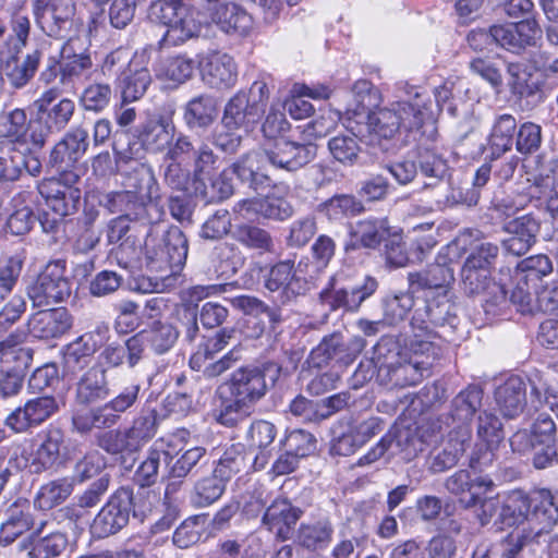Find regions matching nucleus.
I'll return each mask as SVG.
<instances>
[{"label":"nucleus","mask_w":558,"mask_h":558,"mask_svg":"<svg viewBox=\"0 0 558 558\" xmlns=\"http://www.w3.org/2000/svg\"><path fill=\"white\" fill-rule=\"evenodd\" d=\"M282 366L274 361L235 369L230 378L216 390L217 405L214 420L228 428L244 422L253 407L275 387L281 376Z\"/></svg>","instance_id":"f257e3e1"},{"label":"nucleus","mask_w":558,"mask_h":558,"mask_svg":"<svg viewBox=\"0 0 558 558\" xmlns=\"http://www.w3.org/2000/svg\"><path fill=\"white\" fill-rule=\"evenodd\" d=\"M425 108L417 100L398 101L391 108L368 112L361 120H350L348 131L369 146H380L391 140L401 128L412 131L420 129L425 120Z\"/></svg>","instance_id":"f03ea898"},{"label":"nucleus","mask_w":558,"mask_h":558,"mask_svg":"<svg viewBox=\"0 0 558 558\" xmlns=\"http://www.w3.org/2000/svg\"><path fill=\"white\" fill-rule=\"evenodd\" d=\"M379 288V281L372 275L341 270L332 276L319 293L320 303L329 311L343 310L357 313L365 301Z\"/></svg>","instance_id":"7ed1b4c3"},{"label":"nucleus","mask_w":558,"mask_h":558,"mask_svg":"<svg viewBox=\"0 0 558 558\" xmlns=\"http://www.w3.org/2000/svg\"><path fill=\"white\" fill-rule=\"evenodd\" d=\"M147 17L151 23L167 27L157 43L159 50L180 46L201 32L199 23L183 0H154L148 7Z\"/></svg>","instance_id":"20e7f679"},{"label":"nucleus","mask_w":558,"mask_h":558,"mask_svg":"<svg viewBox=\"0 0 558 558\" xmlns=\"http://www.w3.org/2000/svg\"><path fill=\"white\" fill-rule=\"evenodd\" d=\"M264 287L275 306L265 303L260 314H266L272 327L282 322L280 307L295 304L310 290L307 280L298 274L294 262L287 259L271 266L265 276Z\"/></svg>","instance_id":"39448f33"},{"label":"nucleus","mask_w":558,"mask_h":558,"mask_svg":"<svg viewBox=\"0 0 558 558\" xmlns=\"http://www.w3.org/2000/svg\"><path fill=\"white\" fill-rule=\"evenodd\" d=\"M385 427L386 422L379 416H342L330 428V450L338 456H351L380 434Z\"/></svg>","instance_id":"423d86ee"},{"label":"nucleus","mask_w":558,"mask_h":558,"mask_svg":"<svg viewBox=\"0 0 558 558\" xmlns=\"http://www.w3.org/2000/svg\"><path fill=\"white\" fill-rule=\"evenodd\" d=\"M187 252L185 234L179 227L171 226L154 245L146 243V266L150 271L168 272L178 278L185 265Z\"/></svg>","instance_id":"0eeeda50"},{"label":"nucleus","mask_w":558,"mask_h":558,"mask_svg":"<svg viewBox=\"0 0 558 558\" xmlns=\"http://www.w3.org/2000/svg\"><path fill=\"white\" fill-rule=\"evenodd\" d=\"M449 262H454L468 254L462 266L478 270L493 271L499 257V246L485 241L477 229H464L446 245Z\"/></svg>","instance_id":"6e6552de"},{"label":"nucleus","mask_w":558,"mask_h":558,"mask_svg":"<svg viewBox=\"0 0 558 558\" xmlns=\"http://www.w3.org/2000/svg\"><path fill=\"white\" fill-rule=\"evenodd\" d=\"M163 159L191 165L195 172L194 183L197 184L203 183L217 169L219 157L208 144L198 143L191 135L174 131Z\"/></svg>","instance_id":"1a4fd4ad"},{"label":"nucleus","mask_w":558,"mask_h":558,"mask_svg":"<svg viewBox=\"0 0 558 558\" xmlns=\"http://www.w3.org/2000/svg\"><path fill=\"white\" fill-rule=\"evenodd\" d=\"M390 450L392 454H400L402 459L410 461L424 450V440L416 428L396 424L357 460L356 465H371Z\"/></svg>","instance_id":"9d476101"},{"label":"nucleus","mask_w":558,"mask_h":558,"mask_svg":"<svg viewBox=\"0 0 558 558\" xmlns=\"http://www.w3.org/2000/svg\"><path fill=\"white\" fill-rule=\"evenodd\" d=\"M72 284L65 276V260L57 259L46 265L27 288L34 307H45L64 302L71 295Z\"/></svg>","instance_id":"9b49d317"},{"label":"nucleus","mask_w":558,"mask_h":558,"mask_svg":"<svg viewBox=\"0 0 558 558\" xmlns=\"http://www.w3.org/2000/svg\"><path fill=\"white\" fill-rule=\"evenodd\" d=\"M159 195L136 194V192H113L107 194L100 204L111 214H121L131 221L153 225L163 214L158 203Z\"/></svg>","instance_id":"f8f14e48"},{"label":"nucleus","mask_w":558,"mask_h":558,"mask_svg":"<svg viewBox=\"0 0 558 558\" xmlns=\"http://www.w3.org/2000/svg\"><path fill=\"white\" fill-rule=\"evenodd\" d=\"M131 513L137 518L133 490L129 487H120L95 517L92 524L93 533L98 537L117 534L128 525Z\"/></svg>","instance_id":"ddd939ff"},{"label":"nucleus","mask_w":558,"mask_h":558,"mask_svg":"<svg viewBox=\"0 0 558 558\" xmlns=\"http://www.w3.org/2000/svg\"><path fill=\"white\" fill-rule=\"evenodd\" d=\"M493 271L462 266L461 284L468 296H482L486 314L496 315L508 304L505 287L494 280Z\"/></svg>","instance_id":"4468645a"},{"label":"nucleus","mask_w":558,"mask_h":558,"mask_svg":"<svg viewBox=\"0 0 558 558\" xmlns=\"http://www.w3.org/2000/svg\"><path fill=\"white\" fill-rule=\"evenodd\" d=\"M364 348L365 340L362 337L345 339L340 332H333L325 336L312 349L308 362L315 367H323L329 363L349 365Z\"/></svg>","instance_id":"2eb2a0df"},{"label":"nucleus","mask_w":558,"mask_h":558,"mask_svg":"<svg viewBox=\"0 0 558 558\" xmlns=\"http://www.w3.org/2000/svg\"><path fill=\"white\" fill-rule=\"evenodd\" d=\"M33 14L38 27L49 37L63 38L72 28L74 0H34Z\"/></svg>","instance_id":"dca6fc26"},{"label":"nucleus","mask_w":558,"mask_h":558,"mask_svg":"<svg viewBox=\"0 0 558 558\" xmlns=\"http://www.w3.org/2000/svg\"><path fill=\"white\" fill-rule=\"evenodd\" d=\"M118 56L110 53L106 57L101 71L104 74L118 75L117 88L120 90L122 102H133L141 99L151 83V75L147 68L128 63L124 68L118 64Z\"/></svg>","instance_id":"f3484780"},{"label":"nucleus","mask_w":558,"mask_h":558,"mask_svg":"<svg viewBox=\"0 0 558 558\" xmlns=\"http://www.w3.org/2000/svg\"><path fill=\"white\" fill-rule=\"evenodd\" d=\"M439 253L435 263L420 271L408 274V284L411 292H426L425 295L451 292L454 283V269L450 266L447 251Z\"/></svg>","instance_id":"a211bd4d"},{"label":"nucleus","mask_w":558,"mask_h":558,"mask_svg":"<svg viewBox=\"0 0 558 558\" xmlns=\"http://www.w3.org/2000/svg\"><path fill=\"white\" fill-rule=\"evenodd\" d=\"M457 320V306L452 301V293L425 295L423 311L417 308L411 320L413 329L430 333L432 327H454Z\"/></svg>","instance_id":"6ab92c4d"},{"label":"nucleus","mask_w":558,"mask_h":558,"mask_svg":"<svg viewBox=\"0 0 558 558\" xmlns=\"http://www.w3.org/2000/svg\"><path fill=\"white\" fill-rule=\"evenodd\" d=\"M263 154L272 167L293 172L315 158L316 146L281 138L266 144Z\"/></svg>","instance_id":"aec40b11"},{"label":"nucleus","mask_w":558,"mask_h":558,"mask_svg":"<svg viewBox=\"0 0 558 558\" xmlns=\"http://www.w3.org/2000/svg\"><path fill=\"white\" fill-rule=\"evenodd\" d=\"M58 410V402L53 397H37L13 410L5 417L4 425L15 434L28 433L41 425Z\"/></svg>","instance_id":"412c9836"},{"label":"nucleus","mask_w":558,"mask_h":558,"mask_svg":"<svg viewBox=\"0 0 558 558\" xmlns=\"http://www.w3.org/2000/svg\"><path fill=\"white\" fill-rule=\"evenodd\" d=\"M232 210L243 220L248 221L259 219L283 221L294 214V208L288 199L275 195L241 199L234 204Z\"/></svg>","instance_id":"4be33fe9"},{"label":"nucleus","mask_w":558,"mask_h":558,"mask_svg":"<svg viewBox=\"0 0 558 558\" xmlns=\"http://www.w3.org/2000/svg\"><path fill=\"white\" fill-rule=\"evenodd\" d=\"M89 147L88 130L83 125L71 128L52 147L47 165L53 169L74 167Z\"/></svg>","instance_id":"5701e85b"},{"label":"nucleus","mask_w":558,"mask_h":558,"mask_svg":"<svg viewBox=\"0 0 558 558\" xmlns=\"http://www.w3.org/2000/svg\"><path fill=\"white\" fill-rule=\"evenodd\" d=\"M203 82L215 89H229L238 80V66L234 59L226 52L210 51L199 61Z\"/></svg>","instance_id":"b1692460"},{"label":"nucleus","mask_w":558,"mask_h":558,"mask_svg":"<svg viewBox=\"0 0 558 558\" xmlns=\"http://www.w3.org/2000/svg\"><path fill=\"white\" fill-rule=\"evenodd\" d=\"M471 440L468 429H452L448 438L435 447L428 454V471L438 474L457 465Z\"/></svg>","instance_id":"393cba45"},{"label":"nucleus","mask_w":558,"mask_h":558,"mask_svg":"<svg viewBox=\"0 0 558 558\" xmlns=\"http://www.w3.org/2000/svg\"><path fill=\"white\" fill-rule=\"evenodd\" d=\"M539 229L541 222L531 214L507 221L504 230L509 236L501 241L504 250L518 257L526 254L536 243Z\"/></svg>","instance_id":"a878e982"},{"label":"nucleus","mask_w":558,"mask_h":558,"mask_svg":"<svg viewBox=\"0 0 558 558\" xmlns=\"http://www.w3.org/2000/svg\"><path fill=\"white\" fill-rule=\"evenodd\" d=\"M263 113L256 101L246 97L245 90H239L227 101L221 125L228 131H248L255 126Z\"/></svg>","instance_id":"bb28decb"},{"label":"nucleus","mask_w":558,"mask_h":558,"mask_svg":"<svg viewBox=\"0 0 558 558\" xmlns=\"http://www.w3.org/2000/svg\"><path fill=\"white\" fill-rule=\"evenodd\" d=\"M335 525L327 514H318L300 523L294 542L310 553L325 550L332 542Z\"/></svg>","instance_id":"cd10ccee"},{"label":"nucleus","mask_w":558,"mask_h":558,"mask_svg":"<svg viewBox=\"0 0 558 558\" xmlns=\"http://www.w3.org/2000/svg\"><path fill=\"white\" fill-rule=\"evenodd\" d=\"M264 154L251 150L240 156L232 165V173L239 181L256 193L272 186L274 182L267 173Z\"/></svg>","instance_id":"c85d7f7f"},{"label":"nucleus","mask_w":558,"mask_h":558,"mask_svg":"<svg viewBox=\"0 0 558 558\" xmlns=\"http://www.w3.org/2000/svg\"><path fill=\"white\" fill-rule=\"evenodd\" d=\"M111 396L107 368L95 364L85 371L75 383L74 401L78 405H90L106 401Z\"/></svg>","instance_id":"c756f323"},{"label":"nucleus","mask_w":558,"mask_h":558,"mask_svg":"<svg viewBox=\"0 0 558 558\" xmlns=\"http://www.w3.org/2000/svg\"><path fill=\"white\" fill-rule=\"evenodd\" d=\"M73 326V316L65 307L39 311L28 320V331L40 340L58 339Z\"/></svg>","instance_id":"7c9ffc66"},{"label":"nucleus","mask_w":558,"mask_h":558,"mask_svg":"<svg viewBox=\"0 0 558 558\" xmlns=\"http://www.w3.org/2000/svg\"><path fill=\"white\" fill-rule=\"evenodd\" d=\"M108 327H97L94 331L86 332L64 349V367L68 372H75L88 366L94 353L101 347Z\"/></svg>","instance_id":"2f4dec72"},{"label":"nucleus","mask_w":558,"mask_h":558,"mask_svg":"<svg viewBox=\"0 0 558 558\" xmlns=\"http://www.w3.org/2000/svg\"><path fill=\"white\" fill-rule=\"evenodd\" d=\"M427 365L426 362L420 364L416 360L408 359L405 354L389 368L383 367L381 372L377 373V381L389 389L414 386L428 377Z\"/></svg>","instance_id":"473e14b6"},{"label":"nucleus","mask_w":558,"mask_h":558,"mask_svg":"<svg viewBox=\"0 0 558 558\" xmlns=\"http://www.w3.org/2000/svg\"><path fill=\"white\" fill-rule=\"evenodd\" d=\"M5 520L0 525V545L12 544L24 533L35 526V518L31 502L25 498H17L5 510Z\"/></svg>","instance_id":"72a5a7b5"},{"label":"nucleus","mask_w":558,"mask_h":558,"mask_svg":"<svg viewBox=\"0 0 558 558\" xmlns=\"http://www.w3.org/2000/svg\"><path fill=\"white\" fill-rule=\"evenodd\" d=\"M302 515L303 510L293 506L288 499H276L266 509L262 523L270 532H275L278 539L287 541Z\"/></svg>","instance_id":"f704fd0d"},{"label":"nucleus","mask_w":558,"mask_h":558,"mask_svg":"<svg viewBox=\"0 0 558 558\" xmlns=\"http://www.w3.org/2000/svg\"><path fill=\"white\" fill-rule=\"evenodd\" d=\"M39 437L41 442L31 461V469L35 474L51 470L59 463L65 435L60 427L50 425L39 434Z\"/></svg>","instance_id":"c9c22d12"},{"label":"nucleus","mask_w":558,"mask_h":558,"mask_svg":"<svg viewBox=\"0 0 558 558\" xmlns=\"http://www.w3.org/2000/svg\"><path fill=\"white\" fill-rule=\"evenodd\" d=\"M483 395L482 388L476 385H469L461 390L451 400L445 424L448 427L456 424L457 426L453 429H466V425L482 408Z\"/></svg>","instance_id":"e433bc0d"},{"label":"nucleus","mask_w":558,"mask_h":558,"mask_svg":"<svg viewBox=\"0 0 558 558\" xmlns=\"http://www.w3.org/2000/svg\"><path fill=\"white\" fill-rule=\"evenodd\" d=\"M20 49L21 47L16 48L5 59H0L3 75L10 85L17 89L25 87L31 82L41 60V51L36 49L27 53L21 62L19 58Z\"/></svg>","instance_id":"4c0bfd02"},{"label":"nucleus","mask_w":558,"mask_h":558,"mask_svg":"<svg viewBox=\"0 0 558 558\" xmlns=\"http://www.w3.org/2000/svg\"><path fill=\"white\" fill-rule=\"evenodd\" d=\"M175 131L174 124L165 117L150 119L137 129V140L145 151L161 154L167 151Z\"/></svg>","instance_id":"58836bf2"},{"label":"nucleus","mask_w":558,"mask_h":558,"mask_svg":"<svg viewBox=\"0 0 558 558\" xmlns=\"http://www.w3.org/2000/svg\"><path fill=\"white\" fill-rule=\"evenodd\" d=\"M46 524L45 521H41L29 537L20 544L22 549H26L31 545L29 558H56L68 546V537L62 532L56 531L44 535Z\"/></svg>","instance_id":"ea45409f"},{"label":"nucleus","mask_w":558,"mask_h":558,"mask_svg":"<svg viewBox=\"0 0 558 558\" xmlns=\"http://www.w3.org/2000/svg\"><path fill=\"white\" fill-rule=\"evenodd\" d=\"M531 520L544 527H553L558 522V494L547 488L534 490L522 500Z\"/></svg>","instance_id":"a19ab883"},{"label":"nucleus","mask_w":558,"mask_h":558,"mask_svg":"<svg viewBox=\"0 0 558 558\" xmlns=\"http://www.w3.org/2000/svg\"><path fill=\"white\" fill-rule=\"evenodd\" d=\"M496 404L506 418H515L526 405V386L522 378L512 376L495 391Z\"/></svg>","instance_id":"79ce46f5"},{"label":"nucleus","mask_w":558,"mask_h":558,"mask_svg":"<svg viewBox=\"0 0 558 558\" xmlns=\"http://www.w3.org/2000/svg\"><path fill=\"white\" fill-rule=\"evenodd\" d=\"M518 124L514 116L510 113L496 114L488 135L489 158H500L510 151L517 134Z\"/></svg>","instance_id":"37998d69"},{"label":"nucleus","mask_w":558,"mask_h":558,"mask_svg":"<svg viewBox=\"0 0 558 558\" xmlns=\"http://www.w3.org/2000/svg\"><path fill=\"white\" fill-rule=\"evenodd\" d=\"M217 116V100L209 94L194 96L183 107V121L190 130L208 129Z\"/></svg>","instance_id":"c03bdc74"},{"label":"nucleus","mask_w":558,"mask_h":558,"mask_svg":"<svg viewBox=\"0 0 558 558\" xmlns=\"http://www.w3.org/2000/svg\"><path fill=\"white\" fill-rule=\"evenodd\" d=\"M354 242L352 248L375 250L390 235L386 218H365L355 222L350 232Z\"/></svg>","instance_id":"a18cd8bd"},{"label":"nucleus","mask_w":558,"mask_h":558,"mask_svg":"<svg viewBox=\"0 0 558 558\" xmlns=\"http://www.w3.org/2000/svg\"><path fill=\"white\" fill-rule=\"evenodd\" d=\"M150 350L157 355L169 352L177 343L180 331L178 327L166 320L156 319L140 331Z\"/></svg>","instance_id":"49530a36"},{"label":"nucleus","mask_w":558,"mask_h":558,"mask_svg":"<svg viewBox=\"0 0 558 558\" xmlns=\"http://www.w3.org/2000/svg\"><path fill=\"white\" fill-rule=\"evenodd\" d=\"M211 20L227 34L244 35L252 27L251 15L233 2L220 4L211 14Z\"/></svg>","instance_id":"de8ad7c7"},{"label":"nucleus","mask_w":558,"mask_h":558,"mask_svg":"<svg viewBox=\"0 0 558 558\" xmlns=\"http://www.w3.org/2000/svg\"><path fill=\"white\" fill-rule=\"evenodd\" d=\"M232 239L243 247L259 254L274 250V240L269 231L253 225L251 221L238 223L231 232Z\"/></svg>","instance_id":"09e8293b"},{"label":"nucleus","mask_w":558,"mask_h":558,"mask_svg":"<svg viewBox=\"0 0 558 558\" xmlns=\"http://www.w3.org/2000/svg\"><path fill=\"white\" fill-rule=\"evenodd\" d=\"M47 206L59 219L72 215L77 210L81 190H62L59 183H48L40 189Z\"/></svg>","instance_id":"8fccbe9b"},{"label":"nucleus","mask_w":558,"mask_h":558,"mask_svg":"<svg viewBox=\"0 0 558 558\" xmlns=\"http://www.w3.org/2000/svg\"><path fill=\"white\" fill-rule=\"evenodd\" d=\"M421 173L427 179L423 189L450 187V174L447 161L436 153L425 149L420 153Z\"/></svg>","instance_id":"3c124183"},{"label":"nucleus","mask_w":558,"mask_h":558,"mask_svg":"<svg viewBox=\"0 0 558 558\" xmlns=\"http://www.w3.org/2000/svg\"><path fill=\"white\" fill-rule=\"evenodd\" d=\"M60 84L63 87H73L75 80L92 68V59L85 53H74L71 41L65 43L60 50Z\"/></svg>","instance_id":"603ef678"},{"label":"nucleus","mask_w":558,"mask_h":558,"mask_svg":"<svg viewBox=\"0 0 558 558\" xmlns=\"http://www.w3.org/2000/svg\"><path fill=\"white\" fill-rule=\"evenodd\" d=\"M75 485L69 476L44 484L36 494L34 504L40 510H50L63 504L73 493Z\"/></svg>","instance_id":"864d4df0"},{"label":"nucleus","mask_w":558,"mask_h":558,"mask_svg":"<svg viewBox=\"0 0 558 558\" xmlns=\"http://www.w3.org/2000/svg\"><path fill=\"white\" fill-rule=\"evenodd\" d=\"M205 464L206 449L204 447H192L178 452L174 457L170 456L168 464L169 476L171 478H186L192 474H196Z\"/></svg>","instance_id":"5fc2aeb1"},{"label":"nucleus","mask_w":558,"mask_h":558,"mask_svg":"<svg viewBox=\"0 0 558 558\" xmlns=\"http://www.w3.org/2000/svg\"><path fill=\"white\" fill-rule=\"evenodd\" d=\"M170 452L162 449L149 448L145 459L134 472L133 481L142 488L154 486L159 480L161 464L168 465Z\"/></svg>","instance_id":"6e6d98bb"},{"label":"nucleus","mask_w":558,"mask_h":558,"mask_svg":"<svg viewBox=\"0 0 558 558\" xmlns=\"http://www.w3.org/2000/svg\"><path fill=\"white\" fill-rule=\"evenodd\" d=\"M140 392L141 385L130 381L120 390H117L111 399H107L105 403L100 404L113 426L118 424L121 415L137 402Z\"/></svg>","instance_id":"4d7b16f0"},{"label":"nucleus","mask_w":558,"mask_h":558,"mask_svg":"<svg viewBox=\"0 0 558 558\" xmlns=\"http://www.w3.org/2000/svg\"><path fill=\"white\" fill-rule=\"evenodd\" d=\"M445 487L460 499L475 492L490 490L494 487V482L488 475L471 478L468 471L460 470L446 480Z\"/></svg>","instance_id":"13d9d810"},{"label":"nucleus","mask_w":558,"mask_h":558,"mask_svg":"<svg viewBox=\"0 0 558 558\" xmlns=\"http://www.w3.org/2000/svg\"><path fill=\"white\" fill-rule=\"evenodd\" d=\"M226 488L227 484L211 472L194 483L191 501L198 508L209 507L221 498Z\"/></svg>","instance_id":"bf43d9fd"},{"label":"nucleus","mask_w":558,"mask_h":558,"mask_svg":"<svg viewBox=\"0 0 558 558\" xmlns=\"http://www.w3.org/2000/svg\"><path fill=\"white\" fill-rule=\"evenodd\" d=\"M414 330V339L411 341L412 360H416L417 363H428L426 366V374L430 376L432 368L435 363L439 361L441 356V348L436 344L432 338L435 337V332L430 330V333L426 331Z\"/></svg>","instance_id":"052dcab7"},{"label":"nucleus","mask_w":558,"mask_h":558,"mask_svg":"<svg viewBox=\"0 0 558 558\" xmlns=\"http://www.w3.org/2000/svg\"><path fill=\"white\" fill-rule=\"evenodd\" d=\"M486 493L480 490L459 499V504L463 509L473 510L474 517L481 526L489 524L495 515H499V499L496 497H485L484 494Z\"/></svg>","instance_id":"680f3d73"},{"label":"nucleus","mask_w":558,"mask_h":558,"mask_svg":"<svg viewBox=\"0 0 558 558\" xmlns=\"http://www.w3.org/2000/svg\"><path fill=\"white\" fill-rule=\"evenodd\" d=\"M158 412L156 409L145 408L133 420L132 425L125 428L133 445L138 451L157 433Z\"/></svg>","instance_id":"e2e57ef3"},{"label":"nucleus","mask_w":558,"mask_h":558,"mask_svg":"<svg viewBox=\"0 0 558 558\" xmlns=\"http://www.w3.org/2000/svg\"><path fill=\"white\" fill-rule=\"evenodd\" d=\"M322 211L329 219L354 217L364 213L365 207L356 196L352 194H337L320 204Z\"/></svg>","instance_id":"0e129e2a"},{"label":"nucleus","mask_w":558,"mask_h":558,"mask_svg":"<svg viewBox=\"0 0 558 558\" xmlns=\"http://www.w3.org/2000/svg\"><path fill=\"white\" fill-rule=\"evenodd\" d=\"M414 294L415 292H411L409 287L407 292L384 298L381 302L384 322L391 326L403 322L414 306Z\"/></svg>","instance_id":"69168bd1"},{"label":"nucleus","mask_w":558,"mask_h":558,"mask_svg":"<svg viewBox=\"0 0 558 558\" xmlns=\"http://www.w3.org/2000/svg\"><path fill=\"white\" fill-rule=\"evenodd\" d=\"M245 454L239 445H231L223 450L214 463L213 473L228 484L245 466Z\"/></svg>","instance_id":"338daca9"},{"label":"nucleus","mask_w":558,"mask_h":558,"mask_svg":"<svg viewBox=\"0 0 558 558\" xmlns=\"http://www.w3.org/2000/svg\"><path fill=\"white\" fill-rule=\"evenodd\" d=\"M359 137L351 134H340L328 141V149L335 160L344 165L353 166L359 161L361 147Z\"/></svg>","instance_id":"774afa93"}]
</instances>
